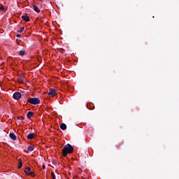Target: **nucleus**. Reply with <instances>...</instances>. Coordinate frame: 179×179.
<instances>
[{
  "mask_svg": "<svg viewBox=\"0 0 179 179\" xmlns=\"http://www.w3.org/2000/svg\"><path fill=\"white\" fill-rule=\"evenodd\" d=\"M71 153H73V147L71 144H66L62 149V155L66 157L68 154L71 155Z\"/></svg>",
  "mask_w": 179,
  "mask_h": 179,
  "instance_id": "nucleus-1",
  "label": "nucleus"
},
{
  "mask_svg": "<svg viewBox=\"0 0 179 179\" xmlns=\"http://www.w3.org/2000/svg\"><path fill=\"white\" fill-rule=\"evenodd\" d=\"M27 101L34 106H37V104H40L41 103L40 99L38 98H29Z\"/></svg>",
  "mask_w": 179,
  "mask_h": 179,
  "instance_id": "nucleus-2",
  "label": "nucleus"
},
{
  "mask_svg": "<svg viewBox=\"0 0 179 179\" xmlns=\"http://www.w3.org/2000/svg\"><path fill=\"white\" fill-rule=\"evenodd\" d=\"M48 96H50L51 97H54L55 94H57V90H55L54 88L49 89L48 92Z\"/></svg>",
  "mask_w": 179,
  "mask_h": 179,
  "instance_id": "nucleus-3",
  "label": "nucleus"
},
{
  "mask_svg": "<svg viewBox=\"0 0 179 179\" xmlns=\"http://www.w3.org/2000/svg\"><path fill=\"white\" fill-rule=\"evenodd\" d=\"M13 97L15 100H20L22 98V94L20 92H15L13 95Z\"/></svg>",
  "mask_w": 179,
  "mask_h": 179,
  "instance_id": "nucleus-4",
  "label": "nucleus"
},
{
  "mask_svg": "<svg viewBox=\"0 0 179 179\" xmlns=\"http://www.w3.org/2000/svg\"><path fill=\"white\" fill-rule=\"evenodd\" d=\"M17 82H18V83H24V76H23L22 75H19Z\"/></svg>",
  "mask_w": 179,
  "mask_h": 179,
  "instance_id": "nucleus-5",
  "label": "nucleus"
},
{
  "mask_svg": "<svg viewBox=\"0 0 179 179\" xmlns=\"http://www.w3.org/2000/svg\"><path fill=\"white\" fill-rule=\"evenodd\" d=\"M9 136L13 141H16V139H17V137L15 135V133H10Z\"/></svg>",
  "mask_w": 179,
  "mask_h": 179,
  "instance_id": "nucleus-6",
  "label": "nucleus"
},
{
  "mask_svg": "<svg viewBox=\"0 0 179 179\" xmlns=\"http://www.w3.org/2000/svg\"><path fill=\"white\" fill-rule=\"evenodd\" d=\"M21 17L22 20H24L25 22H30V17L26 15H22Z\"/></svg>",
  "mask_w": 179,
  "mask_h": 179,
  "instance_id": "nucleus-7",
  "label": "nucleus"
},
{
  "mask_svg": "<svg viewBox=\"0 0 179 179\" xmlns=\"http://www.w3.org/2000/svg\"><path fill=\"white\" fill-rule=\"evenodd\" d=\"M34 115V113L31 112V111H29L27 114V118H29L30 120V118H31V117Z\"/></svg>",
  "mask_w": 179,
  "mask_h": 179,
  "instance_id": "nucleus-8",
  "label": "nucleus"
},
{
  "mask_svg": "<svg viewBox=\"0 0 179 179\" xmlns=\"http://www.w3.org/2000/svg\"><path fill=\"white\" fill-rule=\"evenodd\" d=\"M60 128L62 131H65L66 129V124L65 123H62L60 124Z\"/></svg>",
  "mask_w": 179,
  "mask_h": 179,
  "instance_id": "nucleus-9",
  "label": "nucleus"
},
{
  "mask_svg": "<svg viewBox=\"0 0 179 179\" xmlns=\"http://www.w3.org/2000/svg\"><path fill=\"white\" fill-rule=\"evenodd\" d=\"M27 138L30 140L33 139V138H34V133H30L27 135Z\"/></svg>",
  "mask_w": 179,
  "mask_h": 179,
  "instance_id": "nucleus-10",
  "label": "nucleus"
},
{
  "mask_svg": "<svg viewBox=\"0 0 179 179\" xmlns=\"http://www.w3.org/2000/svg\"><path fill=\"white\" fill-rule=\"evenodd\" d=\"M34 10H35L36 13H40V8H38V7H37L36 5H34Z\"/></svg>",
  "mask_w": 179,
  "mask_h": 179,
  "instance_id": "nucleus-11",
  "label": "nucleus"
},
{
  "mask_svg": "<svg viewBox=\"0 0 179 179\" xmlns=\"http://www.w3.org/2000/svg\"><path fill=\"white\" fill-rule=\"evenodd\" d=\"M26 55V51H24V50H20V52H19V55H20L21 57H23V56H24Z\"/></svg>",
  "mask_w": 179,
  "mask_h": 179,
  "instance_id": "nucleus-12",
  "label": "nucleus"
},
{
  "mask_svg": "<svg viewBox=\"0 0 179 179\" xmlns=\"http://www.w3.org/2000/svg\"><path fill=\"white\" fill-rule=\"evenodd\" d=\"M27 149H28V150H29V152H33V150H34V146L29 145Z\"/></svg>",
  "mask_w": 179,
  "mask_h": 179,
  "instance_id": "nucleus-13",
  "label": "nucleus"
},
{
  "mask_svg": "<svg viewBox=\"0 0 179 179\" xmlns=\"http://www.w3.org/2000/svg\"><path fill=\"white\" fill-rule=\"evenodd\" d=\"M27 176H31V177H36V173L34 172L31 171L27 174Z\"/></svg>",
  "mask_w": 179,
  "mask_h": 179,
  "instance_id": "nucleus-14",
  "label": "nucleus"
},
{
  "mask_svg": "<svg viewBox=\"0 0 179 179\" xmlns=\"http://www.w3.org/2000/svg\"><path fill=\"white\" fill-rule=\"evenodd\" d=\"M30 170H31V169H30V167L27 166L25 168L24 173H26L27 174H29V172L30 171Z\"/></svg>",
  "mask_w": 179,
  "mask_h": 179,
  "instance_id": "nucleus-15",
  "label": "nucleus"
},
{
  "mask_svg": "<svg viewBox=\"0 0 179 179\" xmlns=\"http://www.w3.org/2000/svg\"><path fill=\"white\" fill-rule=\"evenodd\" d=\"M19 165L17 166L18 169H22V166H23V164L22 163V160L20 159H19Z\"/></svg>",
  "mask_w": 179,
  "mask_h": 179,
  "instance_id": "nucleus-16",
  "label": "nucleus"
},
{
  "mask_svg": "<svg viewBox=\"0 0 179 179\" xmlns=\"http://www.w3.org/2000/svg\"><path fill=\"white\" fill-rule=\"evenodd\" d=\"M24 31V27H21L20 29L18 30L19 33H23Z\"/></svg>",
  "mask_w": 179,
  "mask_h": 179,
  "instance_id": "nucleus-17",
  "label": "nucleus"
},
{
  "mask_svg": "<svg viewBox=\"0 0 179 179\" xmlns=\"http://www.w3.org/2000/svg\"><path fill=\"white\" fill-rule=\"evenodd\" d=\"M0 10H2L3 12L5 10V7L3 6V5L0 6Z\"/></svg>",
  "mask_w": 179,
  "mask_h": 179,
  "instance_id": "nucleus-18",
  "label": "nucleus"
},
{
  "mask_svg": "<svg viewBox=\"0 0 179 179\" xmlns=\"http://www.w3.org/2000/svg\"><path fill=\"white\" fill-rule=\"evenodd\" d=\"M51 176H52V179H56V178H55V173H54V172H52V173H51Z\"/></svg>",
  "mask_w": 179,
  "mask_h": 179,
  "instance_id": "nucleus-19",
  "label": "nucleus"
},
{
  "mask_svg": "<svg viewBox=\"0 0 179 179\" xmlns=\"http://www.w3.org/2000/svg\"><path fill=\"white\" fill-rule=\"evenodd\" d=\"M17 118L20 120V121H23V120H24V117L23 116H19Z\"/></svg>",
  "mask_w": 179,
  "mask_h": 179,
  "instance_id": "nucleus-20",
  "label": "nucleus"
},
{
  "mask_svg": "<svg viewBox=\"0 0 179 179\" xmlns=\"http://www.w3.org/2000/svg\"><path fill=\"white\" fill-rule=\"evenodd\" d=\"M42 168L43 169V170L45 169V164H43Z\"/></svg>",
  "mask_w": 179,
  "mask_h": 179,
  "instance_id": "nucleus-21",
  "label": "nucleus"
},
{
  "mask_svg": "<svg viewBox=\"0 0 179 179\" xmlns=\"http://www.w3.org/2000/svg\"><path fill=\"white\" fill-rule=\"evenodd\" d=\"M16 37H22V35L21 34H17Z\"/></svg>",
  "mask_w": 179,
  "mask_h": 179,
  "instance_id": "nucleus-22",
  "label": "nucleus"
},
{
  "mask_svg": "<svg viewBox=\"0 0 179 179\" xmlns=\"http://www.w3.org/2000/svg\"><path fill=\"white\" fill-rule=\"evenodd\" d=\"M39 1H43V0H39Z\"/></svg>",
  "mask_w": 179,
  "mask_h": 179,
  "instance_id": "nucleus-23",
  "label": "nucleus"
}]
</instances>
